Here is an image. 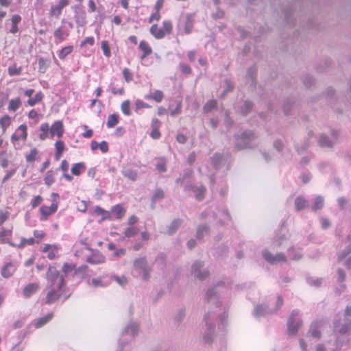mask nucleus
<instances>
[{
	"label": "nucleus",
	"instance_id": "1",
	"mask_svg": "<svg viewBox=\"0 0 351 351\" xmlns=\"http://www.w3.org/2000/svg\"><path fill=\"white\" fill-rule=\"evenodd\" d=\"M234 137V149L240 151L246 149H254L257 145L255 143L257 136L251 130H245L241 134H236Z\"/></svg>",
	"mask_w": 351,
	"mask_h": 351
},
{
	"label": "nucleus",
	"instance_id": "2",
	"mask_svg": "<svg viewBox=\"0 0 351 351\" xmlns=\"http://www.w3.org/2000/svg\"><path fill=\"white\" fill-rule=\"evenodd\" d=\"M46 278L47 280L46 288H66L64 276L60 275L59 271L55 267H49Z\"/></svg>",
	"mask_w": 351,
	"mask_h": 351
},
{
	"label": "nucleus",
	"instance_id": "3",
	"mask_svg": "<svg viewBox=\"0 0 351 351\" xmlns=\"http://www.w3.org/2000/svg\"><path fill=\"white\" fill-rule=\"evenodd\" d=\"M215 315L208 313L204 315L206 329L203 333V340L205 343L211 344L215 337V324L213 322Z\"/></svg>",
	"mask_w": 351,
	"mask_h": 351
},
{
	"label": "nucleus",
	"instance_id": "4",
	"mask_svg": "<svg viewBox=\"0 0 351 351\" xmlns=\"http://www.w3.org/2000/svg\"><path fill=\"white\" fill-rule=\"evenodd\" d=\"M302 324V321L299 317V311L298 310H293L287 322V331L289 335H296Z\"/></svg>",
	"mask_w": 351,
	"mask_h": 351
},
{
	"label": "nucleus",
	"instance_id": "5",
	"mask_svg": "<svg viewBox=\"0 0 351 351\" xmlns=\"http://www.w3.org/2000/svg\"><path fill=\"white\" fill-rule=\"evenodd\" d=\"M133 267L135 270L143 273L142 278L143 280L147 281L149 279L151 269L148 266L145 256L136 258L134 261Z\"/></svg>",
	"mask_w": 351,
	"mask_h": 351
},
{
	"label": "nucleus",
	"instance_id": "6",
	"mask_svg": "<svg viewBox=\"0 0 351 351\" xmlns=\"http://www.w3.org/2000/svg\"><path fill=\"white\" fill-rule=\"evenodd\" d=\"M138 324L134 322H130L128 325L123 329L121 333V338L126 337L127 341L132 340L138 332Z\"/></svg>",
	"mask_w": 351,
	"mask_h": 351
},
{
	"label": "nucleus",
	"instance_id": "7",
	"mask_svg": "<svg viewBox=\"0 0 351 351\" xmlns=\"http://www.w3.org/2000/svg\"><path fill=\"white\" fill-rule=\"evenodd\" d=\"M47 289H49L45 302L47 304H51L57 301L65 291V288L51 287Z\"/></svg>",
	"mask_w": 351,
	"mask_h": 351
},
{
	"label": "nucleus",
	"instance_id": "8",
	"mask_svg": "<svg viewBox=\"0 0 351 351\" xmlns=\"http://www.w3.org/2000/svg\"><path fill=\"white\" fill-rule=\"evenodd\" d=\"M263 257L270 264H276L278 262H287V259L283 253H278L276 255L272 254L267 250H264L262 252Z\"/></svg>",
	"mask_w": 351,
	"mask_h": 351
},
{
	"label": "nucleus",
	"instance_id": "9",
	"mask_svg": "<svg viewBox=\"0 0 351 351\" xmlns=\"http://www.w3.org/2000/svg\"><path fill=\"white\" fill-rule=\"evenodd\" d=\"M351 330V319L345 318L344 322L341 323L339 319L334 322V330L341 335H345Z\"/></svg>",
	"mask_w": 351,
	"mask_h": 351
},
{
	"label": "nucleus",
	"instance_id": "10",
	"mask_svg": "<svg viewBox=\"0 0 351 351\" xmlns=\"http://www.w3.org/2000/svg\"><path fill=\"white\" fill-rule=\"evenodd\" d=\"M74 19L77 26L83 27L86 23V14L84 10L80 6L75 5L74 7Z\"/></svg>",
	"mask_w": 351,
	"mask_h": 351
},
{
	"label": "nucleus",
	"instance_id": "11",
	"mask_svg": "<svg viewBox=\"0 0 351 351\" xmlns=\"http://www.w3.org/2000/svg\"><path fill=\"white\" fill-rule=\"evenodd\" d=\"M185 191H189L195 194L196 199L202 201L204 198L206 193V188L203 185L196 186L194 184L186 185L184 187Z\"/></svg>",
	"mask_w": 351,
	"mask_h": 351
},
{
	"label": "nucleus",
	"instance_id": "12",
	"mask_svg": "<svg viewBox=\"0 0 351 351\" xmlns=\"http://www.w3.org/2000/svg\"><path fill=\"white\" fill-rule=\"evenodd\" d=\"M206 300L208 303H213L217 307L221 306V302L219 301L217 295V286L210 288L207 290Z\"/></svg>",
	"mask_w": 351,
	"mask_h": 351
},
{
	"label": "nucleus",
	"instance_id": "13",
	"mask_svg": "<svg viewBox=\"0 0 351 351\" xmlns=\"http://www.w3.org/2000/svg\"><path fill=\"white\" fill-rule=\"evenodd\" d=\"M58 209V203L53 202L51 204L50 206H43L40 208V212L41 214V217L40 218V221L47 220V217L55 213Z\"/></svg>",
	"mask_w": 351,
	"mask_h": 351
},
{
	"label": "nucleus",
	"instance_id": "14",
	"mask_svg": "<svg viewBox=\"0 0 351 351\" xmlns=\"http://www.w3.org/2000/svg\"><path fill=\"white\" fill-rule=\"evenodd\" d=\"M69 0H60L56 5H51L49 11L50 16L58 18L64 8L69 5Z\"/></svg>",
	"mask_w": 351,
	"mask_h": 351
},
{
	"label": "nucleus",
	"instance_id": "15",
	"mask_svg": "<svg viewBox=\"0 0 351 351\" xmlns=\"http://www.w3.org/2000/svg\"><path fill=\"white\" fill-rule=\"evenodd\" d=\"M27 137V126L25 124L21 125L17 130L11 136V141L12 142L23 139L25 141Z\"/></svg>",
	"mask_w": 351,
	"mask_h": 351
},
{
	"label": "nucleus",
	"instance_id": "16",
	"mask_svg": "<svg viewBox=\"0 0 351 351\" xmlns=\"http://www.w3.org/2000/svg\"><path fill=\"white\" fill-rule=\"evenodd\" d=\"M64 133L63 124L61 121H55L50 128L51 137L53 138L54 136H57L58 138H61Z\"/></svg>",
	"mask_w": 351,
	"mask_h": 351
},
{
	"label": "nucleus",
	"instance_id": "17",
	"mask_svg": "<svg viewBox=\"0 0 351 351\" xmlns=\"http://www.w3.org/2000/svg\"><path fill=\"white\" fill-rule=\"evenodd\" d=\"M285 221H282L281 223V227L279 231L275 232V236L274 238V244L277 246H280L284 241L287 239L286 232L282 230V228L285 226Z\"/></svg>",
	"mask_w": 351,
	"mask_h": 351
},
{
	"label": "nucleus",
	"instance_id": "18",
	"mask_svg": "<svg viewBox=\"0 0 351 351\" xmlns=\"http://www.w3.org/2000/svg\"><path fill=\"white\" fill-rule=\"evenodd\" d=\"M70 30L66 27L61 26L58 27L53 32V36L59 42H62L69 36Z\"/></svg>",
	"mask_w": 351,
	"mask_h": 351
},
{
	"label": "nucleus",
	"instance_id": "19",
	"mask_svg": "<svg viewBox=\"0 0 351 351\" xmlns=\"http://www.w3.org/2000/svg\"><path fill=\"white\" fill-rule=\"evenodd\" d=\"M210 232V226L207 223L199 224L196 230V238L202 241L205 235H209Z\"/></svg>",
	"mask_w": 351,
	"mask_h": 351
},
{
	"label": "nucleus",
	"instance_id": "20",
	"mask_svg": "<svg viewBox=\"0 0 351 351\" xmlns=\"http://www.w3.org/2000/svg\"><path fill=\"white\" fill-rule=\"evenodd\" d=\"M182 223V219L180 218L174 219L171 223L167 226V232L165 234L168 235H173L176 234L177 230L180 228Z\"/></svg>",
	"mask_w": 351,
	"mask_h": 351
},
{
	"label": "nucleus",
	"instance_id": "21",
	"mask_svg": "<svg viewBox=\"0 0 351 351\" xmlns=\"http://www.w3.org/2000/svg\"><path fill=\"white\" fill-rule=\"evenodd\" d=\"M16 269V265L10 262L6 263L1 269V274L3 278H8L11 277Z\"/></svg>",
	"mask_w": 351,
	"mask_h": 351
},
{
	"label": "nucleus",
	"instance_id": "22",
	"mask_svg": "<svg viewBox=\"0 0 351 351\" xmlns=\"http://www.w3.org/2000/svg\"><path fill=\"white\" fill-rule=\"evenodd\" d=\"M39 289V285L36 282L28 284L23 290V294L25 298H30Z\"/></svg>",
	"mask_w": 351,
	"mask_h": 351
},
{
	"label": "nucleus",
	"instance_id": "23",
	"mask_svg": "<svg viewBox=\"0 0 351 351\" xmlns=\"http://www.w3.org/2000/svg\"><path fill=\"white\" fill-rule=\"evenodd\" d=\"M318 144L322 147L332 148L335 141L324 134H321L318 138Z\"/></svg>",
	"mask_w": 351,
	"mask_h": 351
},
{
	"label": "nucleus",
	"instance_id": "24",
	"mask_svg": "<svg viewBox=\"0 0 351 351\" xmlns=\"http://www.w3.org/2000/svg\"><path fill=\"white\" fill-rule=\"evenodd\" d=\"M91 283L95 287H106L110 283V277L106 275L101 276L99 278H93Z\"/></svg>",
	"mask_w": 351,
	"mask_h": 351
},
{
	"label": "nucleus",
	"instance_id": "25",
	"mask_svg": "<svg viewBox=\"0 0 351 351\" xmlns=\"http://www.w3.org/2000/svg\"><path fill=\"white\" fill-rule=\"evenodd\" d=\"M111 215H114L115 218L117 219H121L125 215L126 210L122 204H117L111 208Z\"/></svg>",
	"mask_w": 351,
	"mask_h": 351
},
{
	"label": "nucleus",
	"instance_id": "26",
	"mask_svg": "<svg viewBox=\"0 0 351 351\" xmlns=\"http://www.w3.org/2000/svg\"><path fill=\"white\" fill-rule=\"evenodd\" d=\"M185 18L186 19L184 24V32L186 34H189L193 28L195 16L193 14H186Z\"/></svg>",
	"mask_w": 351,
	"mask_h": 351
},
{
	"label": "nucleus",
	"instance_id": "27",
	"mask_svg": "<svg viewBox=\"0 0 351 351\" xmlns=\"http://www.w3.org/2000/svg\"><path fill=\"white\" fill-rule=\"evenodd\" d=\"M269 313H271V310H269L268 306L265 304L257 305L253 311V315L256 317L265 316Z\"/></svg>",
	"mask_w": 351,
	"mask_h": 351
},
{
	"label": "nucleus",
	"instance_id": "28",
	"mask_svg": "<svg viewBox=\"0 0 351 351\" xmlns=\"http://www.w3.org/2000/svg\"><path fill=\"white\" fill-rule=\"evenodd\" d=\"M53 316V313H49L45 317L34 320V325L35 328H39L43 327L52 319Z\"/></svg>",
	"mask_w": 351,
	"mask_h": 351
},
{
	"label": "nucleus",
	"instance_id": "29",
	"mask_svg": "<svg viewBox=\"0 0 351 351\" xmlns=\"http://www.w3.org/2000/svg\"><path fill=\"white\" fill-rule=\"evenodd\" d=\"M295 206L298 211L309 206L308 202L303 196H298L295 199Z\"/></svg>",
	"mask_w": 351,
	"mask_h": 351
},
{
	"label": "nucleus",
	"instance_id": "30",
	"mask_svg": "<svg viewBox=\"0 0 351 351\" xmlns=\"http://www.w3.org/2000/svg\"><path fill=\"white\" fill-rule=\"evenodd\" d=\"M253 103L250 100H245L239 108V112L242 115H246L250 113L253 108Z\"/></svg>",
	"mask_w": 351,
	"mask_h": 351
},
{
	"label": "nucleus",
	"instance_id": "31",
	"mask_svg": "<svg viewBox=\"0 0 351 351\" xmlns=\"http://www.w3.org/2000/svg\"><path fill=\"white\" fill-rule=\"evenodd\" d=\"M94 213L98 215H102V219L112 220L113 218L110 211L106 210L99 206H96Z\"/></svg>",
	"mask_w": 351,
	"mask_h": 351
},
{
	"label": "nucleus",
	"instance_id": "32",
	"mask_svg": "<svg viewBox=\"0 0 351 351\" xmlns=\"http://www.w3.org/2000/svg\"><path fill=\"white\" fill-rule=\"evenodd\" d=\"M150 32L157 39H161L165 36V32L163 29L159 28L156 24L151 27Z\"/></svg>",
	"mask_w": 351,
	"mask_h": 351
},
{
	"label": "nucleus",
	"instance_id": "33",
	"mask_svg": "<svg viewBox=\"0 0 351 351\" xmlns=\"http://www.w3.org/2000/svg\"><path fill=\"white\" fill-rule=\"evenodd\" d=\"M165 197V193L161 189H156L152 197V208H154L157 201L161 200Z\"/></svg>",
	"mask_w": 351,
	"mask_h": 351
},
{
	"label": "nucleus",
	"instance_id": "34",
	"mask_svg": "<svg viewBox=\"0 0 351 351\" xmlns=\"http://www.w3.org/2000/svg\"><path fill=\"white\" fill-rule=\"evenodd\" d=\"M324 206V198L321 195H317L314 199L313 204L311 206V210L316 212L317 210L322 209Z\"/></svg>",
	"mask_w": 351,
	"mask_h": 351
},
{
	"label": "nucleus",
	"instance_id": "35",
	"mask_svg": "<svg viewBox=\"0 0 351 351\" xmlns=\"http://www.w3.org/2000/svg\"><path fill=\"white\" fill-rule=\"evenodd\" d=\"M21 16L19 14H14L12 16V27L10 29V32L12 34H16L19 31L17 25L21 22Z\"/></svg>",
	"mask_w": 351,
	"mask_h": 351
},
{
	"label": "nucleus",
	"instance_id": "36",
	"mask_svg": "<svg viewBox=\"0 0 351 351\" xmlns=\"http://www.w3.org/2000/svg\"><path fill=\"white\" fill-rule=\"evenodd\" d=\"M86 261L90 264H100L105 261V257L101 254H93L87 258Z\"/></svg>",
	"mask_w": 351,
	"mask_h": 351
},
{
	"label": "nucleus",
	"instance_id": "37",
	"mask_svg": "<svg viewBox=\"0 0 351 351\" xmlns=\"http://www.w3.org/2000/svg\"><path fill=\"white\" fill-rule=\"evenodd\" d=\"M308 333L313 337L319 339L321 337V332L319 329L317 323H312Z\"/></svg>",
	"mask_w": 351,
	"mask_h": 351
},
{
	"label": "nucleus",
	"instance_id": "38",
	"mask_svg": "<svg viewBox=\"0 0 351 351\" xmlns=\"http://www.w3.org/2000/svg\"><path fill=\"white\" fill-rule=\"evenodd\" d=\"M257 75V69L255 66L250 67L247 71V77L251 79L252 85L255 86L256 84V77Z\"/></svg>",
	"mask_w": 351,
	"mask_h": 351
},
{
	"label": "nucleus",
	"instance_id": "39",
	"mask_svg": "<svg viewBox=\"0 0 351 351\" xmlns=\"http://www.w3.org/2000/svg\"><path fill=\"white\" fill-rule=\"evenodd\" d=\"M217 101L215 99H210L204 105L202 110L204 113H208L212 110L217 108Z\"/></svg>",
	"mask_w": 351,
	"mask_h": 351
},
{
	"label": "nucleus",
	"instance_id": "40",
	"mask_svg": "<svg viewBox=\"0 0 351 351\" xmlns=\"http://www.w3.org/2000/svg\"><path fill=\"white\" fill-rule=\"evenodd\" d=\"M86 169L85 164L82 162L74 164L71 167V173L75 176H80L82 171Z\"/></svg>",
	"mask_w": 351,
	"mask_h": 351
},
{
	"label": "nucleus",
	"instance_id": "41",
	"mask_svg": "<svg viewBox=\"0 0 351 351\" xmlns=\"http://www.w3.org/2000/svg\"><path fill=\"white\" fill-rule=\"evenodd\" d=\"M166 254L163 252H160L156 257L155 262L160 269H164L166 267Z\"/></svg>",
	"mask_w": 351,
	"mask_h": 351
},
{
	"label": "nucleus",
	"instance_id": "42",
	"mask_svg": "<svg viewBox=\"0 0 351 351\" xmlns=\"http://www.w3.org/2000/svg\"><path fill=\"white\" fill-rule=\"evenodd\" d=\"M49 66V61L47 59L40 57L38 58V71L41 73H45Z\"/></svg>",
	"mask_w": 351,
	"mask_h": 351
},
{
	"label": "nucleus",
	"instance_id": "43",
	"mask_svg": "<svg viewBox=\"0 0 351 351\" xmlns=\"http://www.w3.org/2000/svg\"><path fill=\"white\" fill-rule=\"evenodd\" d=\"M10 124L11 117L9 115L5 114L0 119V125L2 128L3 132H5L6 129L10 125Z\"/></svg>",
	"mask_w": 351,
	"mask_h": 351
},
{
	"label": "nucleus",
	"instance_id": "44",
	"mask_svg": "<svg viewBox=\"0 0 351 351\" xmlns=\"http://www.w3.org/2000/svg\"><path fill=\"white\" fill-rule=\"evenodd\" d=\"M43 94L40 91L37 93L34 97H30L27 100V104L30 106H34L36 104L40 102L43 99Z\"/></svg>",
	"mask_w": 351,
	"mask_h": 351
},
{
	"label": "nucleus",
	"instance_id": "45",
	"mask_svg": "<svg viewBox=\"0 0 351 351\" xmlns=\"http://www.w3.org/2000/svg\"><path fill=\"white\" fill-rule=\"evenodd\" d=\"M119 123V116L116 114L109 115L106 123L108 128L114 127Z\"/></svg>",
	"mask_w": 351,
	"mask_h": 351
},
{
	"label": "nucleus",
	"instance_id": "46",
	"mask_svg": "<svg viewBox=\"0 0 351 351\" xmlns=\"http://www.w3.org/2000/svg\"><path fill=\"white\" fill-rule=\"evenodd\" d=\"M21 102L19 98L15 99H11L9 102L8 110L12 112L16 111L21 106Z\"/></svg>",
	"mask_w": 351,
	"mask_h": 351
},
{
	"label": "nucleus",
	"instance_id": "47",
	"mask_svg": "<svg viewBox=\"0 0 351 351\" xmlns=\"http://www.w3.org/2000/svg\"><path fill=\"white\" fill-rule=\"evenodd\" d=\"M73 51V46L69 45L63 47L58 53V57L60 59H64L69 54Z\"/></svg>",
	"mask_w": 351,
	"mask_h": 351
},
{
	"label": "nucleus",
	"instance_id": "48",
	"mask_svg": "<svg viewBox=\"0 0 351 351\" xmlns=\"http://www.w3.org/2000/svg\"><path fill=\"white\" fill-rule=\"evenodd\" d=\"M138 229L134 226H130L127 228L124 231V235L125 237L130 238L136 236L138 233Z\"/></svg>",
	"mask_w": 351,
	"mask_h": 351
},
{
	"label": "nucleus",
	"instance_id": "49",
	"mask_svg": "<svg viewBox=\"0 0 351 351\" xmlns=\"http://www.w3.org/2000/svg\"><path fill=\"white\" fill-rule=\"evenodd\" d=\"M289 256L291 259L298 261L302 258V254L299 252H296L293 246L288 249Z\"/></svg>",
	"mask_w": 351,
	"mask_h": 351
},
{
	"label": "nucleus",
	"instance_id": "50",
	"mask_svg": "<svg viewBox=\"0 0 351 351\" xmlns=\"http://www.w3.org/2000/svg\"><path fill=\"white\" fill-rule=\"evenodd\" d=\"M22 67H17L16 64H13L8 67V73L10 76L19 75L21 73Z\"/></svg>",
	"mask_w": 351,
	"mask_h": 351
},
{
	"label": "nucleus",
	"instance_id": "51",
	"mask_svg": "<svg viewBox=\"0 0 351 351\" xmlns=\"http://www.w3.org/2000/svg\"><path fill=\"white\" fill-rule=\"evenodd\" d=\"M204 267V262L200 261H196L193 263L191 266V274L195 276V274L198 273V271H201V269Z\"/></svg>",
	"mask_w": 351,
	"mask_h": 351
},
{
	"label": "nucleus",
	"instance_id": "52",
	"mask_svg": "<svg viewBox=\"0 0 351 351\" xmlns=\"http://www.w3.org/2000/svg\"><path fill=\"white\" fill-rule=\"evenodd\" d=\"M121 109L122 112L127 116H130L131 114L130 110V102L129 100L124 101L122 102L121 105Z\"/></svg>",
	"mask_w": 351,
	"mask_h": 351
},
{
	"label": "nucleus",
	"instance_id": "53",
	"mask_svg": "<svg viewBox=\"0 0 351 351\" xmlns=\"http://www.w3.org/2000/svg\"><path fill=\"white\" fill-rule=\"evenodd\" d=\"M139 49L144 53H145V54H151L152 53V47L149 45V44L145 41V40H142L141 41L140 44H139Z\"/></svg>",
	"mask_w": 351,
	"mask_h": 351
},
{
	"label": "nucleus",
	"instance_id": "54",
	"mask_svg": "<svg viewBox=\"0 0 351 351\" xmlns=\"http://www.w3.org/2000/svg\"><path fill=\"white\" fill-rule=\"evenodd\" d=\"M234 88V84L230 79L224 80V93L232 92Z\"/></svg>",
	"mask_w": 351,
	"mask_h": 351
},
{
	"label": "nucleus",
	"instance_id": "55",
	"mask_svg": "<svg viewBox=\"0 0 351 351\" xmlns=\"http://www.w3.org/2000/svg\"><path fill=\"white\" fill-rule=\"evenodd\" d=\"M293 10L292 7H289L287 10H284V16L286 22L289 25H293V19L291 14H293Z\"/></svg>",
	"mask_w": 351,
	"mask_h": 351
},
{
	"label": "nucleus",
	"instance_id": "56",
	"mask_svg": "<svg viewBox=\"0 0 351 351\" xmlns=\"http://www.w3.org/2000/svg\"><path fill=\"white\" fill-rule=\"evenodd\" d=\"M123 174L125 177L128 178L131 180H136L137 178V173L135 171L131 169H127L123 171Z\"/></svg>",
	"mask_w": 351,
	"mask_h": 351
},
{
	"label": "nucleus",
	"instance_id": "57",
	"mask_svg": "<svg viewBox=\"0 0 351 351\" xmlns=\"http://www.w3.org/2000/svg\"><path fill=\"white\" fill-rule=\"evenodd\" d=\"M101 49L104 56L107 58H110L111 56V52L109 47L108 42L106 40L101 41Z\"/></svg>",
	"mask_w": 351,
	"mask_h": 351
},
{
	"label": "nucleus",
	"instance_id": "58",
	"mask_svg": "<svg viewBox=\"0 0 351 351\" xmlns=\"http://www.w3.org/2000/svg\"><path fill=\"white\" fill-rule=\"evenodd\" d=\"M110 280L112 278H114V280L121 286L124 287L128 282L127 278L125 276H111Z\"/></svg>",
	"mask_w": 351,
	"mask_h": 351
},
{
	"label": "nucleus",
	"instance_id": "59",
	"mask_svg": "<svg viewBox=\"0 0 351 351\" xmlns=\"http://www.w3.org/2000/svg\"><path fill=\"white\" fill-rule=\"evenodd\" d=\"M315 79L310 75H306L303 78V84L306 88H310L315 84Z\"/></svg>",
	"mask_w": 351,
	"mask_h": 351
},
{
	"label": "nucleus",
	"instance_id": "60",
	"mask_svg": "<svg viewBox=\"0 0 351 351\" xmlns=\"http://www.w3.org/2000/svg\"><path fill=\"white\" fill-rule=\"evenodd\" d=\"M44 181L46 185L51 186L55 181L52 171H48L44 178Z\"/></svg>",
	"mask_w": 351,
	"mask_h": 351
},
{
	"label": "nucleus",
	"instance_id": "61",
	"mask_svg": "<svg viewBox=\"0 0 351 351\" xmlns=\"http://www.w3.org/2000/svg\"><path fill=\"white\" fill-rule=\"evenodd\" d=\"M293 101L291 99H287L285 101L283 104V111L286 115H288L291 110Z\"/></svg>",
	"mask_w": 351,
	"mask_h": 351
},
{
	"label": "nucleus",
	"instance_id": "62",
	"mask_svg": "<svg viewBox=\"0 0 351 351\" xmlns=\"http://www.w3.org/2000/svg\"><path fill=\"white\" fill-rule=\"evenodd\" d=\"M221 155L219 154H215L212 157V163L215 168H219L221 160Z\"/></svg>",
	"mask_w": 351,
	"mask_h": 351
},
{
	"label": "nucleus",
	"instance_id": "63",
	"mask_svg": "<svg viewBox=\"0 0 351 351\" xmlns=\"http://www.w3.org/2000/svg\"><path fill=\"white\" fill-rule=\"evenodd\" d=\"M351 253V243L346 247V249L341 253L338 254L337 260L339 262L342 261L343 258H346V256Z\"/></svg>",
	"mask_w": 351,
	"mask_h": 351
},
{
	"label": "nucleus",
	"instance_id": "64",
	"mask_svg": "<svg viewBox=\"0 0 351 351\" xmlns=\"http://www.w3.org/2000/svg\"><path fill=\"white\" fill-rule=\"evenodd\" d=\"M38 153V151L36 148H33L31 149L30 153L27 154L25 158L26 160L28 162H32L35 160V156Z\"/></svg>",
	"mask_w": 351,
	"mask_h": 351
}]
</instances>
